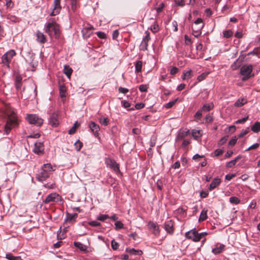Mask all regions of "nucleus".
<instances>
[{
	"label": "nucleus",
	"mask_w": 260,
	"mask_h": 260,
	"mask_svg": "<svg viewBox=\"0 0 260 260\" xmlns=\"http://www.w3.org/2000/svg\"><path fill=\"white\" fill-rule=\"evenodd\" d=\"M55 170L50 164H44L36 175V178L41 182L45 181Z\"/></svg>",
	"instance_id": "obj_1"
},
{
	"label": "nucleus",
	"mask_w": 260,
	"mask_h": 260,
	"mask_svg": "<svg viewBox=\"0 0 260 260\" xmlns=\"http://www.w3.org/2000/svg\"><path fill=\"white\" fill-rule=\"evenodd\" d=\"M19 124L18 120L16 114L14 111L8 113V119L5 126V133L8 135L11 130L17 126Z\"/></svg>",
	"instance_id": "obj_2"
},
{
	"label": "nucleus",
	"mask_w": 260,
	"mask_h": 260,
	"mask_svg": "<svg viewBox=\"0 0 260 260\" xmlns=\"http://www.w3.org/2000/svg\"><path fill=\"white\" fill-rule=\"evenodd\" d=\"M46 32L50 37H55L56 38L59 32L58 25L55 22L48 23L46 27Z\"/></svg>",
	"instance_id": "obj_3"
},
{
	"label": "nucleus",
	"mask_w": 260,
	"mask_h": 260,
	"mask_svg": "<svg viewBox=\"0 0 260 260\" xmlns=\"http://www.w3.org/2000/svg\"><path fill=\"white\" fill-rule=\"evenodd\" d=\"M252 66L251 64L243 66L240 69V74L243 76L242 80L245 81L252 77Z\"/></svg>",
	"instance_id": "obj_4"
},
{
	"label": "nucleus",
	"mask_w": 260,
	"mask_h": 260,
	"mask_svg": "<svg viewBox=\"0 0 260 260\" xmlns=\"http://www.w3.org/2000/svg\"><path fill=\"white\" fill-rule=\"evenodd\" d=\"M26 119L30 124L37 126H40L43 122V120L36 114H27Z\"/></svg>",
	"instance_id": "obj_5"
},
{
	"label": "nucleus",
	"mask_w": 260,
	"mask_h": 260,
	"mask_svg": "<svg viewBox=\"0 0 260 260\" xmlns=\"http://www.w3.org/2000/svg\"><path fill=\"white\" fill-rule=\"evenodd\" d=\"M61 201L60 196L56 192L51 193L48 194L43 201L45 204L54 203Z\"/></svg>",
	"instance_id": "obj_6"
},
{
	"label": "nucleus",
	"mask_w": 260,
	"mask_h": 260,
	"mask_svg": "<svg viewBox=\"0 0 260 260\" xmlns=\"http://www.w3.org/2000/svg\"><path fill=\"white\" fill-rule=\"evenodd\" d=\"M185 237L188 239L192 240L194 242H198L200 240V236L195 229H192L185 233Z\"/></svg>",
	"instance_id": "obj_7"
},
{
	"label": "nucleus",
	"mask_w": 260,
	"mask_h": 260,
	"mask_svg": "<svg viewBox=\"0 0 260 260\" xmlns=\"http://www.w3.org/2000/svg\"><path fill=\"white\" fill-rule=\"evenodd\" d=\"M61 9L60 6V0H54L53 8L50 14L51 16H55L59 14Z\"/></svg>",
	"instance_id": "obj_8"
},
{
	"label": "nucleus",
	"mask_w": 260,
	"mask_h": 260,
	"mask_svg": "<svg viewBox=\"0 0 260 260\" xmlns=\"http://www.w3.org/2000/svg\"><path fill=\"white\" fill-rule=\"evenodd\" d=\"M49 122L50 124H51L52 126H57L59 124L58 114L55 112L52 113L50 117Z\"/></svg>",
	"instance_id": "obj_9"
},
{
	"label": "nucleus",
	"mask_w": 260,
	"mask_h": 260,
	"mask_svg": "<svg viewBox=\"0 0 260 260\" xmlns=\"http://www.w3.org/2000/svg\"><path fill=\"white\" fill-rule=\"evenodd\" d=\"M149 229L152 231L155 236H157L159 234V227L154 222L149 221L148 223Z\"/></svg>",
	"instance_id": "obj_10"
},
{
	"label": "nucleus",
	"mask_w": 260,
	"mask_h": 260,
	"mask_svg": "<svg viewBox=\"0 0 260 260\" xmlns=\"http://www.w3.org/2000/svg\"><path fill=\"white\" fill-rule=\"evenodd\" d=\"M146 35L145 37L143 38L141 44L142 49L143 50H147L148 43L149 41L150 40L149 32L148 31H146Z\"/></svg>",
	"instance_id": "obj_11"
},
{
	"label": "nucleus",
	"mask_w": 260,
	"mask_h": 260,
	"mask_svg": "<svg viewBox=\"0 0 260 260\" xmlns=\"http://www.w3.org/2000/svg\"><path fill=\"white\" fill-rule=\"evenodd\" d=\"M89 126L94 136H98L99 132L100 129L99 125L96 124L94 122L92 121L90 123Z\"/></svg>",
	"instance_id": "obj_12"
},
{
	"label": "nucleus",
	"mask_w": 260,
	"mask_h": 260,
	"mask_svg": "<svg viewBox=\"0 0 260 260\" xmlns=\"http://www.w3.org/2000/svg\"><path fill=\"white\" fill-rule=\"evenodd\" d=\"M44 149L43 143L41 142H37L35 144V148L34 152L37 154L41 153Z\"/></svg>",
	"instance_id": "obj_13"
},
{
	"label": "nucleus",
	"mask_w": 260,
	"mask_h": 260,
	"mask_svg": "<svg viewBox=\"0 0 260 260\" xmlns=\"http://www.w3.org/2000/svg\"><path fill=\"white\" fill-rule=\"evenodd\" d=\"M37 41L41 44H44L47 39L45 35L41 31L38 30L36 32Z\"/></svg>",
	"instance_id": "obj_14"
},
{
	"label": "nucleus",
	"mask_w": 260,
	"mask_h": 260,
	"mask_svg": "<svg viewBox=\"0 0 260 260\" xmlns=\"http://www.w3.org/2000/svg\"><path fill=\"white\" fill-rule=\"evenodd\" d=\"M165 229L167 232L169 233H172L173 232V222L171 220H169L165 222Z\"/></svg>",
	"instance_id": "obj_15"
},
{
	"label": "nucleus",
	"mask_w": 260,
	"mask_h": 260,
	"mask_svg": "<svg viewBox=\"0 0 260 260\" xmlns=\"http://www.w3.org/2000/svg\"><path fill=\"white\" fill-rule=\"evenodd\" d=\"M203 20L202 18H199L194 21L195 25H199L198 29L196 30L198 35H194V36L198 37L201 34V29L203 27L204 25L202 24Z\"/></svg>",
	"instance_id": "obj_16"
},
{
	"label": "nucleus",
	"mask_w": 260,
	"mask_h": 260,
	"mask_svg": "<svg viewBox=\"0 0 260 260\" xmlns=\"http://www.w3.org/2000/svg\"><path fill=\"white\" fill-rule=\"evenodd\" d=\"M108 165L110 168L112 169L115 172H120L119 165L115 160L113 159H110L108 162Z\"/></svg>",
	"instance_id": "obj_17"
},
{
	"label": "nucleus",
	"mask_w": 260,
	"mask_h": 260,
	"mask_svg": "<svg viewBox=\"0 0 260 260\" xmlns=\"http://www.w3.org/2000/svg\"><path fill=\"white\" fill-rule=\"evenodd\" d=\"M220 182L221 180L220 178L218 177L214 178L209 185V190H212L215 188L220 184Z\"/></svg>",
	"instance_id": "obj_18"
},
{
	"label": "nucleus",
	"mask_w": 260,
	"mask_h": 260,
	"mask_svg": "<svg viewBox=\"0 0 260 260\" xmlns=\"http://www.w3.org/2000/svg\"><path fill=\"white\" fill-rule=\"evenodd\" d=\"M126 251L131 254L135 255H141L143 254V252L142 250H136L134 248H127L126 249Z\"/></svg>",
	"instance_id": "obj_19"
},
{
	"label": "nucleus",
	"mask_w": 260,
	"mask_h": 260,
	"mask_svg": "<svg viewBox=\"0 0 260 260\" xmlns=\"http://www.w3.org/2000/svg\"><path fill=\"white\" fill-rule=\"evenodd\" d=\"M191 135L195 140H198L199 138L202 137V134L200 130H197L193 129L191 131Z\"/></svg>",
	"instance_id": "obj_20"
},
{
	"label": "nucleus",
	"mask_w": 260,
	"mask_h": 260,
	"mask_svg": "<svg viewBox=\"0 0 260 260\" xmlns=\"http://www.w3.org/2000/svg\"><path fill=\"white\" fill-rule=\"evenodd\" d=\"M224 245L221 244L219 247H216L213 248L212 252L215 254H218L222 252L224 250Z\"/></svg>",
	"instance_id": "obj_21"
},
{
	"label": "nucleus",
	"mask_w": 260,
	"mask_h": 260,
	"mask_svg": "<svg viewBox=\"0 0 260 260\" xmlns=\"http://www.w3.org/2000/svg\"><path fill=\"white\" fill-rule=\"evenodd\" d=\"M2 60L4 66H6L8 68L9 67V63L11 59L10 58H9V57L6 55V54H4L2 56Z\"/></svg>",
	"instance_id": "obj_22"
},
{
	"label": "nucleus",
	"mask_w": 260,
	"mask_h": 260,
	"mask_svg": "<svg viewBox=\"0 0 260 260\" xmlns=\"http://www.w3.org/2000/svg\"><path fill=\"white\" fill-rule=\"evenodd\" d=\"M72 72H73L72 69L69 66L65 65L64 66L63 73L64 74H66L67 75V76L69 78H70V76L72 73Z\"/></svg>",
	"instance_id": "obj_23"
},
{
	"label": "nucleus",
	"mask_w": 260,
	"mask_h": 260,
	"mask_svg": "<svg viewBox=\"0 0 260 260\" xmlns=\"http://www.w3.org/2000/svg\"><path fill=\"white\" fill-rule=\"evenodd\" d=\"M77 216H78V214L77 213L70 214V213H67L66 220L69 221H75Z\"/></svg>",
	"instance_id": "obj_24"
},
{
	"label": "nucleus",
	"mask_w": 260,
	"mask_h": 260,
	"mask_svg": "<svg viewBox=\"0 0 260 260\" xmlns=\"http://www.w3.org/2000/svg\"><path fill=\"white\" fill-rule=\"evenodd\" d=\"M247 100L245 99L242 98L238 99L234 104L235 107H240L246 103Z\"/></svg>",
	"instance_id": "obj_25"
},
{
	"label": "nucleus",
	"mask_w": 260,
	"mask_h": 260,
	"mask_svg": "<svg viewBox=\"0 0 260 260\" xmlns=\"http://www.w3.org/2000/svg\"><path fill=\"white\" fill-rule=\"evenodd\" d=\"M213 108V105L212 103L204 104L202 108L203 112H208L210 111Z\"/></svg>",
	"instance_id": "obj_26"
},
{
	"label": "nucleus",
	"mask_w": 260,
	"mask_h": 260,
	"mask_svg": "<svg viewBox=\"0 0 260 260\" xmlns=\"http://www.w3.org/2000/svg\"><path fill=\"white\" fill-rule=\"evenodd\" d=\"M207 218V210L203 209L200 214L199 221H204Z\"/></svg>",
	"instance_id": "obj_27"
},
{
	"label": "nucleus",
	"mask_w": 260,
	"mask_h": 260,
	"mask_svg": "<svg viewBox=\"0 0 260 260\" xmlns=\"http://www.w3.org/2000/svg\"><path fill=\"white\" fill-rule=\"evenodd\" d=\"M251 131L254 133H258L260 131V122H256L251 126Z\"/></svg>",
	"instance_id": "obj_28"
},
{
	"label": "nucleus",
	"mask_w": 260,
	"mask_h": 260,
	"mask_svg": "<svg viewBox=\"0 0 260 260\" xmlns=\"http://www.w3.org/2000/svg\"><path fill=\"white\" fill-rule=\"evenodd\" d=\"M74 245L81 251H86L87 249L85 245L79 242H75Z\"/></svg>",
	"instance_id": "obj_29"
},
{
	"label": "nucleus",
	"mask_w": 260,
	"mask_h": 260,
	"mask_svg": "<svg viewBox=\"0 0 260 260\" xmlns=\"http://www.w3.org/2000/svg\"><path fill=\"white\" fill-rule=\"evenodd\" d=\"M59 91L61 98L63 101L66 99L65 93L66 91V89L64 86H60L59 87Z\"/></svg>",
	"instance_id": "obj_30"
},
{
	"label": "nucleus",
	"mask_w": 260,
	"mask_h": 260,
	"mask_svg": "<svg viewBox=\"0 0 260 260\" xmlns=\"http://www.w3.org/2000/svg\"><path fill=\"white\" fill-rule=\"evenodd\" d=\"M191 77V70H189L183 73L182 78L183 80H186L190 78Z\"/></svg>",
	"instance_id": "obj_31"
},
{
	"label": "nucleus",
	"mask_w": 260,
	"mask_h": 260,
	"mask_svg": "<svg viewBox=\"0 0 260 260\" xmlns=\"http://www.w3.org/2000/svg\"><path fill=\"white\" fill-rule=\"evenodd\" d=\"M22 78L20 76H17L15 80V87L17 90H19L21 87Z\"/></svg>",
	"instance_id": "obj_32"
},
{
	"label": "nucleus",
	"mask_w": 260,
	"mask_h": 260,
	"mask_svg": "<svg viewBox=\"0 0 260 260\" xmlns=\"http://www.w3.org/2000/svg\"><path fill=\"white\" fill-rule=\"evenodd\" d=\"M6 257L9 260H23L20 256H15L11 254H7Z\"/></svg>",
	"instance_id": "obj_33"
},
{
	"label": "nucleus",
	"mask_w": 260,
	"mask_h": 260,
	"mask_svg": "<svg viewBox=\"0 0 260 260\" xmlns=\"http://www.w3.org/2000/svg\"><path fill=\"white\" fill-rule=\"evenodd\" d=\"M99 122L101 124H102L104 126H107L108 125V124L109 123V120L108 118L101 117L99 118Z\"/></svg>",
	"instance_id": "obj_34"
},
{
	"label": "nucleus",
	"mask_w": 260,
	"mask_h": 260,
	"mask_svg": "<svg viewBox=\"0 0 260 260\" xmlns=\"http://www.w3.org/2000/svg\"><path fill=\"white\" fill-rule=\"evenodd\" d=\"M189 132V130L184 131H182V132H180L178 135V138L180 139H182L184 138L185 137L188 136Z\"/></svg>",
	"instance_id": "obj_35"
},
{
	"label": "nucleus",
	"mask_w": 260,
	"mask_h": 260,
	"mask_svg": "<svg viewBox=\"0 0 260 260\" xmlns=\"http://www.w3.org/2000/svg\"><path fill=\"white\" fill-rule=\"evenodd\" d=\"M142 62L141 61H138L135 64L136 72H140L142 71Z\"/></svg>",
	"instance_id": "obj_36"
},
{
	"label": "nucleus",
	"mask_w": 260,
	"mask_h": 260,
	"mask_svg": "<svg viewBox=\"0 0 260 260\" xmlns=\"http://www.w3.org/2000/svg\"><path fill=\"white\" fill-rule=\"evenodd\" d=\"M150 29L154 33L158 31V24L156 22H154V23L151 26Z\"/></svg>",
	"instance_id": "obj_37"
},
{
	"label": "nucleus",
	"mask_w": 260,
	"mask_h": 260,
	"mask_svg": "<svg viewBox=\"0 0 260 260\" xmlns=\"http://www.w3.org/2000/svg\"><path fill=\"white\" fill-rule=\"evenodd\" d=\"M108 218H109V216L107 214H101L98 216L96 217L97 220L102 221H104Z\"/></svg>",
	"instance_id": "obj_38"
},
{
	"label": "nucleus",
	"mask_w": 260,
	"mask_h": 260,
	"mask_svg": "<svg viewBox=\"0 0 260 260\" xmlns=\"http://www.w3.org/2000/svg\"><path fill=\"white\" fill-rule=\"evenodd\" d=\"M209 73L208 72H205L202 73L201 75H199L198 78L197 80L199 82H201L204 80L207 76L208 75Z\"/></svg>",
	"instance_id": "obj_39"
},
{
	"label": "nucleus",
	"mask_w": 260,
	"mask_h": 260,
	"mask_svg": "<svg viewBox=\"0 0 260 260\" xmlns=\"http://www.w3.org/2000/svg\"><path fill=\"white\" fill-rule=\"evenodd\" d=\"M230 202L232 204H238L240 203V200L236 197H232L230 198Z\"/></svg>",
	"instance_id": "obj_40"
},
{
	"label": "nucleus",
	"mask_w": 260,
	"mask_h": 260,
	"mask_svg": "<svg viewBox=\"0 0 260 260\" xmlns=\"http://www.w3.org/2000/svg\"><path fill=\"white\" fill-rule=\"evenodd\" d=\"M202 110L201 109L199 110L194 115V118L197 120H199L201 119L202 116Z\"/></svg>",
	"instance_id": "obj_41"
},
{
	"label": "nucleus",
	"mask_w": 260,
	"mask_h": 260,
	"mask_svg": "<svg viewBox=\"0 0 260 260\" xmlns=\"http://www.w3.org/2000/svg\"><path fill=\"white\" fill-rule=\"evenodd\" d=\"M5 54L9 57V58H10L11 59H12L13 57L15 55L16 53L14 50H11L8 52H7Z\"/></svg>",
	"instance_id": "obj_42"
},
{
	"label": "nucleus",
	"mask_w": 260,
	"mask_h": 260,
	"mask_svg": "<svg viewBox=\"0 0 260 260\" xmlns=\"http://www.w3.org/2000/svg\"><path fill=\"white\" fill-rule=\"evenodd\" d=\"M74 146L75 147L76 150L78 151L81 149L83 145L82 143L79 140H78L75 143Z\"/></svg>",
	"instance_id": "obj_43"
},
{
	"label": "nucleus",
	"mask_w": 260,
	"mask_h": 260,
	"mask_svg": "<svg viewBox=\"0 0 260 260\" xmlns=\"http://www.w3.org/2000/svg\"><path fill=\"white\" fill-rule=\"evenodd\" d=\"M223 35L224 37H225L226 38H229L233 35V32L231 30L229 29V30L224 31L223 32Z\"/></svg>",
	"instance_id": "obj_44"
},
{
	"label": "nucleus",
	"mask_w": 260,
	"mask_h": 260,
	"mask_svg": "<svg viewBox=\"0 0 260 260\" xmlns=\"http://www.w3.org/2000/svg\"><path fill=\"white\" fill-rule=\"evenodd\" d=\"M115 230H119L123 227V224L120 221H117L115 223Z\"/></svg>",
	"instance_id": "obj_45"
},
{
	"label": "nucleus",
	"mask_w": 260,
	"mask_h": 260,
	"mask_svg": "<svg viewBox=\"0 0 260 260\" xmlns=\"http://www.w3.org/2000/svg\"><path fill=\"white\" fill-rule=\"evenodd\" d=\"M177 101V99H176V100H173L172 101H171V102L167 103L165 105V107L167 108V109L171 108L176 103Z\"/></svg>",
	"instance_id": "obj_46"
},
{
	"label": "nucleus",
	"mask_w": 260,
	"mask_h": 260,
	"mask_svg": "<svg viewBox=\"0 0 260 260\" xmlns=\"http://www.w3.org/2000/svg\"><path fill=\"white\" fill-rule=\"evenodd\" d=\"M228 139V136H224L223 137H222L218 142V145L219 146H221V145H223L224 143H226V142L227 141Z\"/></svg>",
	"instance_id": "obj_47"
},
{
	"label": "nucleus",
	"mask_w": 260,
	"mask_h": 260,
	"mask_svg": "<svg viewBox=\"0 0 260 260\" xmlns=\"http://www.w3.org/2000/svg\"><path fill=\"white\" fill-rule=\"evenodd\" d=\"M88 224L93 227H96L101 225V223L96 221H91L88 222Z\"/></svg>",
	"instance_id": "obj_48"
},
{
	"label": "nucleus",
	"mask_w": 260,
	"mask_h": 260,
	"mask_svg": "<svg viewBox=\"0 0 260 260\" xmlns=\"http://www.w3.org/2000/svg\"><path fill=\"white\" fill-rule=\"evenodd\" d=\"M77 122H76L74 124V125L72 126V127L71 128H70V130L69 131V134L72 135L75 133L76 129V127H77Z\"/></svg>",
	"instance_id": "obj_49"
},
{
	"label": "nucleus",
	"mask_w": 260,
	"mask_h": 260,
	"mask_svg": "<svg viewBox=\"0 0 260 260\" xmlns=\"http://www.w3.org/2000/svg\"><path fill=\"white\" fill-rule=\"evenodd\" d=\"M118 246L119 244L117 242H116L114 240H112L111 247L113 250H117L118 249Z\"/></svg>",
	"instance_id": "obj_50"
},
{
	"label": "nucleus",
	"mask_w": 260,
	"mask_h": 260,
	"mask_svg": "<svg viewBox=\"0 0 260 260\" xmlns=\"http://www.w3.org/2000/svg\"><path fill=\"white\" fill-rule=\"evenodd\" d=\"M249 128H247L245 129H242L240 134L238 135V138H242L246 135L249 132Z\"/></svg>",
	"instance_id": "obj_51"
},
{
	"label": "nucleus",
	"mask_w": 260,
	"mask_h": 260,
	"mask_svg": "<svg viewBox=\"0 0 260 260\" xmlns=\"http://www.w3.org/2000/svg\"><path fill=\"white\" fill-rule=\"evenodd\" d=\"M248 118V116H247V117H244V118H243L242 119H238V120H237V121H236L235 122V124L244 123V122H245L247 121Z\"/></svg>",
	"instance_id": "obj_52"
},
{
	"label": "nucleus",
	"mask_w": 260,
	"mask_h": 260,
	"mask_svg": "<svg viewBox=\"0 0 260 260\" xmlns=\"http://www.w3.org/2000/svg\"><path fill=\"white\" fill-rule=\"evenodd\" d=\"M223 152V150L222 149H217L214 151L215 156H218L221 155Z\"/></svg>",
	"instance_id": "obj_53"
},
{
	"label": "nucleus",
	"mask_w": 260,
	"mask_h": 260,
	"mask_svg": "<svg viewBox=\"0 0 260 260\" xmlns=\"http://www.w3.org/2000/svg\"><path fill=\"white\" fill-rule=\"evenodd\" d=\"M148 87L146 85L142 84L139 86V90L141 92H146L147 91Z\"/></svg>",
	"instance_id": "obj_54"
},
{
	"label": "nucleus",
	"mask_w": 260,
	"mask_h": 260,
	"mask_svg": "<svg viewBox=\"0 0 260 260\" xmlns=\"http://www.w3.org/2000/svg\"><path fill=\"white\" fill-rule=\"evenodd\" d=\"M236 163V160L233 159V160H231L229 162H228L226 164V166L228 168H232L235 165Z\"/></svg>",
	"instance_id": "obj_55"
},
{
	"label": "nucleus",
	"mask_w": 260,
	"mask_h": 260,
	"mask_svg": "<svg viewBox=\"0 0 260 260\" xmlns=\"http://www.w3.org/2000/svg\"><path fill=\"white\" fill-rule=\"evenodd\" d=\"M71 9L73 11H75L77 8V0H71Z\"/></svg>",
	"instance_id": "obj_56"
},
{
	"label": "nucleus",
	"mask_w": 260,
	"mask_h": 260,
	"mask_svg": "<svg viewBox=\"0 0 260 260\" xmlns=\"http://www.w3.org/2000/svg\"><path fill=\"white\" fill-rule=\"evenodd\" d=\"M118 91H119V92L120 93L125 94V93H126L127 92H128V89L127 88H126L120 87L118 88Z\"/></svg>",
	"instance_id": "obj_57"
},
{
	"label": "nucleus",
	"mask_w": 260,
	"mask_h": 260,
	"mask_svg": "<svg viewBox=\"0 0 260 260\" xmlns=\"http://www.w3.org/2000/svg\"><path fill=\"white\" fill-rule=\"evenodd\" d=\"M213 121L212 116L210 114H208L205 117L206 122H211Z\"/></svg>",
	"instance_id": "obj_58"
},
{
	"label": "nucleus",
	"mask_w": 260,
	"mask_h": 260,
	"mask_svg": "<svg viewBox=\"0 0 260 260\" xmlns=\"http://www.w3.org/2000/svg\"><path fill=\"white\" fill-rule=\"evenodd\" d=\"M98 37L101 39H105L106 37V34L102 31H99L96 33Z\"/></svg>",
	"instance_id": "obj_59"
},
{
	"label": "nucleus",
	"mask_w": 260,
	"mask_h": 260,
	"mask_svg": "<svg viewBox=\"0 0 260 260\" xmlns=\"http://www.w3.org/2000/svg\"><path fill=\"white\" fill-rule=\"evenodd\" d=\"M237 138L236 137L232 138V139L229 141V145L234 146L237 142Z\"/></svg>",
	"instance_id": "obj_60"
},
{
	"label": "nucleus",
	"mask_w": 260,
	"mask_h": 260,
	"mask_svg": "<svg viewBox=\"0 0 260 260\" xmlns=\"http://www.w3.org/2000/svg\"><path fill=\"white\" fill-rule=\"evenodd\" d=\"M208 194L209 193L208 191H201L200 195L201 198H205L208 196Z\"/></svg>",
	"instance_id": "obj_61"
},
{
	"label": "nucleus",
	"mask_w": 260,
	"mask_h": 260,
	"mask_svg": "<svg viewBox=\"0 0 260 260\" xmlns=\"http://www.w3.org/2000/svg\"><path fill=\"white\" fill-rule=\"evenodd\" d=\"M259 146V144L258 143H255L251 146H250L249 147H248L246 150L248 151L251 149H255L258 148Z\"/></svg>",
	"instance_id": "obj_62"
},
{
	"label": "nucleus",
	"mask_w": 260,
	"mask_h": 260,
	"mask_svg": "<svg viewBox=\"0 0 260 260\" xmlns=\"http://www.w3.org/2000/svg\"><path fill=\"white\" fill-rule=\"evenodd\" d=\"M178 71V69L175 67H174L171 68L170 71V74L172 75L176 74Z\"/></svg>",
	"instance_id": "obj_63"
},
{
	"label": "nucleus",
	"mask_w": 260,
	"mask_h": 260,
	"mask_svg": "<svg viewBox=\"0 0 260 260\" xmlns=\"http://www.w3.org/2000/svg\"><path fill=\"white\" fill-rule=\"evenodd\" d=\"M121 103L122 104V106L125 108H129L131 106V104L128 102H127V101H122L121 102Z\"/></svg>",
	"instance_id": "obj_64"
}]
</instances>
